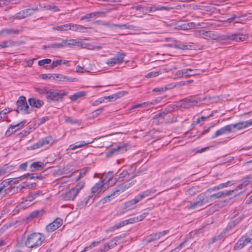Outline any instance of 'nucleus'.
Segmentation results:
<instances>
[{
	"label": "nucleus",
	"mask_w": 252,
	"mask_h": 252,
	"mask_svg": "<svg viewBox=\"0 0 252 252\" xmlns=\"http://www.w3.org/2000/svg\"><path fill=\"white\" fill-rule=\"evenodd\" d=\"M233 192L234 190L220 191L210 196H207L205 193H201L197 196L194 202H190L186 208L189 210L197 209L207 203L214 201L216 199L229 196Z\"/></svg>",
	"instance_id": "1"
},
{
	"label": "nucleus",
	"mask_w": 252,
	"mask_h": 252,
	"mask_svg": "<svg viewBox=\"0 0 252 252\" xmlns=\"http://www.w3.org/2000/svg\"><path fill=\"white\" fill-rule=\"evenodd\" d=\"M37 92L40 94L45 96L48 100L53 101H60L63 97L67 94L64 90H48L46 87L38 88Z\"/></svg>",
	"instance_id": "2"
},
{
	"label": "nucleus",
	"mask_w": 252,
	"mask_h": 252,
	"mask_svg": "<svg viewBox=\"0 0 252 252\" xmlns=\"http://www.w3.org/2000/svg\"><path fill=\"white\" fill-rule=\"evenodd\" d=\"M44 238L40 233H33L30 234L25 242L26 247L33 248L41 245Z\"/></svg>",
	"instance_id": "3"
},
{
	"label": "nucleus",
	"mask_w": 252,
	"mask_h": 252,
	"mask_svg": "<svg viewBox=\"0 0 252 252\" xmlns=\"http://www.w3.org/2000/svg\"><path fill=\"white\" fill-rule=\"evenodd\" d=\"M134 184V183H124L117 186L112 191L110 194L107 195L101 199L102 203H105L110 200V198L115 195H118L120 193L125 191Z\"/></svg>",
	"instance_id": "4"
},
{
	"label": "nucleus",
	"mask_w": 252,
	"mask_h": 252,
	"mask_svg": "<svg viewBox=\"0 0 252 252\" xmlns=\"http://www.w3.org/2000/svg\"><path fill=\"white\" fill-rule=\"evenodd\" d=\"M17 108L16 111L17 113H22L23 114H30L32 111V108H31L27 102L26 98L24 96H20L16 102Z\"/></svg>",
	"instance_id": "5"
},
{
	"label": "nucleus",
	"mask_w": 252,
	"mask_h": 252,
	"mask_svg": "<svg viewBox=\"0 0 252 252\" xmlns=\"http://www.w3.org/2000/svg\"><path fill=\"white\" fill-rule=\"evenodd\" d=\"M57 142V141L53 137L48 136L39 140L37 143L32 145L30 148L31 149H36L45 146H51Z\"/></svg>",
	"instance_id": "6"
},
{
	"label": "nucleus",
	"mask_w": 252,
	"mask_h": 252,
	"mask_svg": "<svg viewBox=\"0 0 252 252\" xmlns=\"http://www.w3.org/2000/svg\"><path fill=\"white\" fill-rule=\"evenodd\" d=\"M38 10V8L37 7L24 9L16 13L15 15L10 18V20L13 21L15 19L20 20L24 19L26 17L31 16L35 11Z\"/></svg>",
	"instance_id": "7"
},
{
	"label": "nucleus",
	"mask_w": 252,
	"mask_h": 252,
	"mask_svg": "<svg viewBox=\"0 0 252 252\" xmlns=\"http://www.w3.org/2000/svg\"><path fill=\"white\" fill-rule=\"evenodd\" d=\"M125 56L126 54L124 52H118L115 56L107 60L106 63L109 66H113L116 64H121L124 62V59Z\"/></svg>",
	"instance_id": "8"
},
{
	"label": "nucleus",
	"mask_w": 252,
	"mask_h": 252,
	"mask_svg": "<svg viewBox=\"0 0 252 252\" xmlns=\"http://www.w3.org/2000/svg\"><path fill=\"white\" fill-rule=\"evenodd\" d=\"M195 35L197 37H203L204 38H209L213 40L218 39L219 36L212 31H205L200 30L195 32Z\"/></svg>",
	"instance_id": "9"
},
{
	"label": "nucleus",
	"mask_w": 252,
	"mask_h": 252,
	"mask_svg": "<svg viewBox=\"0 0 252 252\" xmlns=\"http://www.w3.org/2000/svg\"><path fill=\"white\" fill-rule=\"evenodd\" d=\"M252 125V120H250L247 121L239 122L235 124L229 125L230 128L231 129V132H234L237 130L248 127Z\"/></svg>",
	"instance_id": "10"
},
{
	"label": "nucleus",
	"mask_w": 252,
	"mask_h": 252,
	"mask_svg": "<svg viewBox=\"0 0 252 252\" xmlns=\"http://www.w3.org/2000/svg\"><path fill=\"white\" fill-rule=\"evenodd\" d=\"M104 181H103L102 179H100L98 183H96L92 188L91 193L94 196L95 195L97 196L98 194L103 192L106 189V188L104 187Z\"/></svg>",
	"instance_id": "11"
},
{
	"label": "nucleus",
	"mask_w": 252,
	"mask_h": 252,
	"mask_svg": "<svg viewBox=\"0 0 252 252\" xmlns=\"http://www.w3.org/2000/svg\"><path fill=\"white\" fill-rule=\"evenodd\" d=\"M200 101L199 98L195 97L186 98L181 101V106L185 108H189L195 106Z\"/></svg>",
	"instance_id": "12"
},
{
	"label": "nucleus",
	"mask_w": 252,
	"mask_h": 252,
	"mask_svg": "<svg viewBox=\"0 0 252 252\" xmlns=\"http://www.w3.org/2000/svg\"><path fill=\"white\" fill-rule=\"evenodd\" d=\"M88 40V39H77V46L80 47L81 48H86L89 50H94L95 49H100V46H96L93 45L91 43H88L86 42V40Z\"/></svg>",
	"instance_id": "13"
},
{
	"label": "nucleus",
	"mask_w": 252,
	"mask_h": 252,
	"mask_svg": "<svg viewBox=\"0 0 252 252\" xmlns=\"http://www.w3.org/2000/svg\"><path fill=\"white\" fill-rule=\"evenodd\" d=\"M63 224V220L60 218H57L52 222L46 226V230L48 232H52L59 228Z\"/></svg>",
	"instance_id": "14"
},
{
	"label": "nucleus",
	"mask_w": 252,
	"mask_h": 252,
	"mask_svg": "<svg viewBox=\"0 0 252 252\" xmlns=\"http://www.w3.org/2000/svg\"><path fill=\"white\" fill-rule=\"evenodd\" d=\"M251 241V238L246 236H243L235 245L234 249L235 250L241 249L248 244L250 243Z\"/></svg>",
	"instance_id": "15"
},
{
	"label": "nucleus",
	"mask_w": 252,
	"mask_h": 252,
	"mask_svg": "<svg viewBox=\"0 0 252 252\" xmlns=\"http://www.w3.org/2000/svg\"><path fill=\"white\" fill-rule=\"evenodd\" d=\"M126 151V149L124 146H119L112 148L106 153V157L107 158L111 157L114 155L123 153Z\"/></svg>",
	"instance_id": "16"
},
{
	"label": "nucleus",
	"mask_w": 252,
	"mask_h": 252,
	"mask_svg": "<svg viewBox=\"0 0 252 252\" xmlns=\"http://www.w3.org/2000/svg\"><path fill=\"white\" fill-rule=\"evenodd\" d=\"M118 238L115 237L111 239L108 243L104 245L102 248L98 250L99 252H106L109 249L114 248L117 245Z\"/></svg>",
	"instance_id": "17"
},
{
	"label": "nucleus",
	"mask_w": 252,
	"mask_h": 252,
	"mask_svg": "<svg viewBox=\"0 0 252 252\" xmlns=\"http://www.w3.org/2000/svg\"><path fill=\"white\" fill-rule=\"evenodd\" d=\"M20 31L12 28H4L0 31V37H5L7 35H17Z\"/></svg>",
	"instance_id": "18"
},
{
	"label": "nucleus",
	"mask_w": 252,
	"mask_h": 252,
	"mask_svg": "<svg viewBox=\"0 0 252 252\" xmlns=\"http://www.w3.org/2000/svg\"><path fill=\"white\" fill-rule=\"evenodd\" d=\"M77 193L72 189H70L61 195V198L65 201L73 200L77 195Z\"/></svg>",
	"instance_id": "19"
},
{
	"label": "nucleus",
	"mask_w": 252,
	"mask_h": 252,
	"mask_svg": "<svg viewBox=\"0 0 252 252\" xmlns=\"http://www.w3.org/2000/svg\"><path fill=\"white\" fill-rule=\"evenodd\" d=\"M139 199L136 196L134 198L126 202L124 204V209L126 210H131L135 208L136 203L139 202Z\"/></svg>",
	"instance_id": "20"
},
{
	"label": "nucleus",
	"mask_w": 252,
	"mask_h": 252,
	"mask_svg": "<svg viewBox=\"0 0 252 252\" xmlns=\"http://www.w3.org/2000/svg\"><path fill=\"white\" fill-rule=\"evenodd\" d=\"M94 140V139H93L91 141L86 142L84 141H80L75 143L74 144H71L69 146L67 150H74L76 149L80 148L88 145L89 144L92 143Z\"/></svg>",
	"instance_id": "21"
},
{
	"label": "nucleus",
	"mask_w": 252,
	"mask_h": 252,
	"mask_svg": "<svg viewBox=\"0 0 252 252\" xmlns=\"http://www.w3.org/2000/svg\"><path fill=\"white\" fill-rule=\"evenodd\" d=\"M231 130L229 125L225 126L217 130L214 134L212 136V138H215L223 134L231 133Z\"/></svg>",
	"instance_id": "22"
},
{
	"label": "nucleus",
	"mask_w": 252,
	"mask_h": 252,
	"mask_svg": "<svg viewBox=\"0 0 252 252\" xmlns=\"http://www.w3.org/2000/svg\"><path fill=\"white\" fill-rule=\"evenodd\" d=\"M189 71H192L190 69H184L177 71L175 74V77L176 78H180L182 77H189L192 76L194 74V72L192 74H189Z\"/></svg>",
	"instance_id": "23"
},
{
	"label": "nucleus",
	"mask_w": 252,
	"mask_h": 252,
	"mask_svg": "<svg viewBox=\"0 0 252 252\" xmlns=\"http://www.w3.org/2000/svg\"><path fill=\"white\" fill-rule=\"evenodd\" d=\"M156 191L157 190L155 189H150L140 193L137 195H136V196L140 201L144 198L148 197L152 194L156 192Z\"/></svg>",
	"instance_id": "24"
},
{
	"label": "nucleus",
	"mask_w": 252,
	"mask_h": 252,
	"mask_svg": "<svg viewBox=\"0 0 252 252\" xmlns=\"http://www.w3.org/2000/svg\"><path fill=\"white\" fill-rule=\"evenodd\" d=\"M127 93L126 92L122 91L117 93L115 94H113L110 96H106V100L108 101H114L117 99L120 98L121 97L123 96Z\"/></svg>",
	"instance_id": "25"
},
{
	"label": "nucleus",
	"mask_w": 252,
	"mask_h": 252,
	"mask_svg": "<svg viewBox=\"0 0 252 252\" xmlns=\"http://www.w3.org/2000/svg\"><path fill=\"white\" fill-rule=\"evenodd\" d=\"M29 104L32 107L39 108L43 104V102L42 100H39L35 98H30L28 100Z\"/></svg>",
	"instance_id": "26"
},
{
	"label": "nucleus",
	"mask_w": 252,
	"mask_h": 252,
	"mask_svg": "<svg viewBox=\"0 0 252 252\" xmlns=\"http://www.w3.org/2000/svg\"><path fill=\"white\" fill-rule=\"evenodd\" d=\"M227 38L236 41H242L244 40L245 37L243 34L240 33L230 34L227 35Z\"/></svg>",
	"instance_id": "27"
},
{
	"label": "nucleus",
	"mask_w": 252,
	"mask_h": 252,
	"mask_svg": "<svg viewBox=\"0 0 252 252\" xmlns=\"http://www.w3.org/2000/svg\"><path fill=\"white\" fill-rule=\"evenodd\" d=\"M86 94L85 91L78 92L69 96V98L71 101H75L78 99L83 97Z\"/></svg>",
	"instance_id": "28"
},
{
	"label": "nucleus",
	"mask_w": 252,
	"mask_h": 252,
	"mask_svg": "<svg viewBox=\"0 0 252 252\" xmlns=\"http://www.w3.org/2000/svg\"><path fill=\"white\" fill-rule=\"evenodd\" d=\"M242 219V218H239L235 220L231 221L230 222L225 228L224 230V233L228 232L230 230H231L237 224H238L241 220Z\"/></svg>",
	"instance_id": "29"
},
{
	"label": "nucleus",
	"mask_w": 252,
	"mask_h": 252,
	"mask_svg": "<svg viewBox=\"0 0 252 252\" xmlns=\"http://www.w3.org/2000/svg\"><path fill=\"white\" fill-rule=\"evenodd\" d=\"M44 164L43 163L38 162H33L30 165V168L31 169V171H32L35 170H41L44 168Z\"/></svg>",
	"instance_id": "30"
},
{
	"label": "nucleus",
	"mask_w": 252,
	"mask_h": 252,
	"mask_svg": "<svg viewBox=\"0 0 252 252\" xmlns=\"http://www.w3.org/2000/svg\"><path fill=\"white\" fill-rule=\"evenodd\" d=\"M69 26V24H65L63 25L53 27L52 30L60 32H65L70 30V28Z\"/></svg>",
	"instance_id": "31"
},
{
	"label": "nucleus",
	"mask_w": 252,
	"mask_h": 252,
	"mask_svg": "<svg viewBox=\"0 0 252 252\" xmlns=\"http://www.w3.org/2000/svg\"><path fill=\"white\" fill-rule=\"evenodd\" d=\"M15 45V43L12 40H7L4 41L0 44V48H4L13 47Z\"/></svg>",
	"instance_id": "32"
},
{
	"label": "nucleus",
	"mask_w": 252,
	"mask_h": 252,
	"mask_svg": "<svg viewBox=\"0 0 252 252\" xmlns=\"http://www.w3.org/2000/svg\"><path fill=\"white\" fill-rule=\"evenodd\" d=\"M124 225V223L123 221H121L119 223L115 224L113 226L109 227L106 231V232H110L115 231L116 229H119L122 227H123Z\"/></svg>",
	"instance_id": "33"
},
{
	"label": "nucleus",
	"mask_w": 252,
	"mask_h": 252,
	"mask_svg": "<svg viewBox=\"0 0 252 252\" xmlns=\"http://www.w3.org/2000/svg\"><path fill=\"white\" fill-rule=\"evenodd\" d=\"M101 14H102V12H94L89 13L82 17L80 19V20L82 21L86 19H90L94 17H98Z\"/></svg>",
	"instance_id": "34"
},
{
	"label": "nucleus",
	"mask_w": 252,
	"mask_h": 252,
	"mask_svg": "<svg viewBox=\"0 0 252 252\" xmlns=\"http://www.w3.org/2000/svg\"><path fill=\"white\" fill-rule=\"evenodd\" d=\"M113 172L109 171L105 175H104V179L102 180L104 181V184L109 183L113 179Z\"/></svg>",
	"instance_id": "35"
},
{
	"label": "nucleus",
	"mask_w": 252,
	"mask_h": 252,
	"mask_svg": "<svg viewBox=\"0 0 252 252\" xmlns=\"http://www.w3.org/2000/svg\"><path fill=\"white\" fill-rule=\"evenodd\" d=\"M44 213L43 209L35 210L30 214V217L32 218H37L41 216Z\"/></svg>",
	"instance_id": "36"
},
{
	"label": "nucleus",
	"mask_w": 252,
	"mask_h": 252,
	"mask_svg": "<svg viewBox=\"0 0 252 252\" xmlns=\"http://www.w3.org/2000/svg\"><path fill=\"white\" fill-rule=\"evenodd\" d=\"M96 197V195H95L94 196L90 193L89 195H88L87 197H86L84 199V201L85 202L87 205L88 204H90L92 203L94 199V198Z\"/></svg>",
	"instance_id": "37"
},
{
	"label": "nucleus",
	"mask_w": 252,
	"mask_h": 252,
	"mask_svg": "<svg viewBox=\"0 0 252 252\" xmlns=\"http://www.w3.org/2000/svg\"><path fill=\"white\" fill-rule=\"evenodd\" d=\"M85 185L84 182H80L78 183H77L75 186L72 189L77 193L80 192V191L81 190V189L84 187Z\"/></svg>",
	"instance_id": "38"
},
{
	"label": "nucleus",
	"mask_w": 252,
	"mask_h": 252,
	"mask_svg": "<svg viewBox=\"0 0 252 252\" xmlns=\"http://www.w3.org/2000/svg\"><path fill=\"white\" fill-rule=\"evenodd\" d=\"M112 26L126 29H134L135 28L133 25H127V24H112Z\"/></svg>",
	"instance_id": "39"
},
{
	"label": "nucleus",
	"mask_w": 252,
	"mask_h": 252,
	"mask_svg": "<svg viewBox=\"0 0 252 252\" xmlns=\"http://www.w3.org/2000/svg\"><path fill=\"white\" fill-rule=\"evenodd\" d=\"M129 173H128L127 171L124 170L119 175V180L120 181H123L125 179H127L129 177Z\"/></svg>",
	"instance_id": "40"
},
{
	"label": "nucleus",
	"mask_w": 252,
	"mask_h": 252,
	"mask_svg": "<svg viewBox=\"0 0 252 252\" xmlns=\"http://www.w3.org/2000/svg\"><path fill=\"white\" fill-rule=\"evenodd\" d=\"M63 74H53L50 75L49 79H53L58 81H62Z\"/></svg>",
	"instance_id": "41"
},
{
	"label": "nucleus",
	"mask_w": 252,
	"mask_h": 252,
	"mask_svg": "<svg viewBox=\"0 0 252 252\" xmlns=\"http://www.w3.org/2000/svg\"><path fill=\"white\" fill-rule=\"evenodd\" d=\"M77 81V78H72L63 75L62 81L63 82H73Z\"/></svg>",
	"instance_id": "42"
},
{
	"label": "nucleus",
	"mask_w": 252,
	"mask_h": 252,
	"mask_svg": "<svg viewBox=\"0 0 252 252\" xmlns=\"http://www.w3.org/2000/svg\"><path fill=\"white\" fill-rule=\"evenodd\" d=\"M213 25V24L210 22H199L196 24V26L200 27L202 28H205L209 27H211Z\"/></svg>",
	"instance_id": "43"
},
{
	"label": "nucleus",
	"mask_w": 252,
	"mask_h": 252,
	"mask_svg": "<svg viewBox=\"0 0 252 252\" xmlns=\"http://www.w3.org/2000/svg\"><path fill=\"white\" fill-rule=\"evenodd\" d=\"M64 121L67 123H70V124H77L78 125H80V122L76 119H72L70 117H65L64 118Z\"/></svg>",
	"instance_id": "44"
},
{
	"label": "nucleus",
	"mask_w": 252,
	"mask_h": 252,
	"mask_svg": "<svg viewBox=\"0 0 252 252\" xmlns=\"http://www.w3.org/2000/svg\"><path fill=\"white\" fill-rule=\"evenodd\" d=\"M174 8L173 7L171 6H161L160 5H158L157 6V7H155L154 9V11H157V10H166V11H169L171 9H173Z\"/></svg>",
	"instance_id": "45"
},
{
	"label": "nucleus",
	"mask_w": 252,
	"mask_h": 252,
	"mask_svg": "<svg viewBox=\"0 0 252 252\" xmlns=\"http://www.w3.org/2000/svg\"><path fill=\"white\" fill-rule=\"evenodd\" d=\"M34 199H35L34 198V197L32 196V193H30L26 197L25 200L21 203V205L23 207H25L26 206V205H24V204L26 202H28V201L32 202Z\"/></svg>",
	"instance_id": "46"
},
{
	"label": "nucleus",
	"mask_w": 252,
	"mask_h": 252,
	"mask_svg": "<svg viewBox=\"0 0 252 252\" xmlns=\"http://www.w3.org/2000/svg\"><path fill=\"white\" fill-rule=\"evenodd\" d=\"M149 103L148 102H144L142 103H138L136 105H134L132 106H131L130 108H129V110H132L134 109H136L140 107H147L148 106Z\"/></svg>",
	"instance_id": "47"
},
{
	"label": "nucleus",
	"mask_w": 252,
	"mask_h": 252,
	"mask_svg": "<svg viewBox=\"0 0 252 252\" xmlns=\"http://www.w3.org/2000/svg\"><path fill=\"white\" fill-rule=\"evenodd\" d=\"M197 191V188L196 187H193L187 190V193L189 195H194Z\"/></svg>",
	"instance_id": "48"
},
{
	"label": "nucleus",
	"mask_w": 252,
	"mask_h": 252,
	"mask_svg": "<svg viewBox=\"0 0 252 252\" xmlns=\"http://www.w3.org/2000/svg\"><path fill=\"white\" fill-rule=\"evenodd\" d=\"M17 130H15L13 127V126H12V125H11L9 128L7 129V130H6L5 133V135L6 136H10L12 134H13L14 132H15V131H16Z\"/></svg>",
	"instance_id": "49"
},
{
	"label": "nucleus",
	"mask_w": 252,
	"mask_h": 252,
	"mask_svg": "<svg viewBox=\"0 0 252 252\" xmlns=\"http://www.w3.org/2000/svg\"><path fill=\"white\" fill-rule=\"evenodd\" d=\"M148 215V213L145 212L138 216L134 217L135 222L143 220Z\"/></svg>",
	"instance_id": "50"
},
{
	"label": "nucleus",
	"mask_w": 252,
	"mask_h": 252,
	"mask_svg": "<svg viewBox=\"0 0 252 252\" xmlns=\"http://www.w3.org/2000/svg\"><path fill=\"white\" fill-rule=\"evenodd\" d=\"M148 215V213L145 212L138 216L134 217L135 222L143 220Z\"/></svg>",
	"instance_id": "51"
},
{
	"label": "nucleus",
	"mask_w": 252,
	"mask_h": 252,
	"mask_svg": "<svg viewBox=\"0 0 252 252\" xmlns=\"http://www.w3.org/2000/svg\"><path fill=\"white\" fill-rule=\"evenodd\" d=\"M20 189H35L36 185L35 183L27 184L25 186H20Z\"/></svg>",
	"instance_id": "52"
},
{
	"label": "nucleus",
	"mask_w": 252,
	"mask_h": 252,
	"mask_svg": "<svg viewBox=\"0 0 252 252\" xmlns=\"http://www.w3.org/2000/svg\"><path fill=\"white\" fill-rule=\"evenodd\" d=\"M51 63V60L50 59H45L38 61V64L39 66L44 65L45 64H49Z\"/></svg>",
	"instance_id": "53"
},
{
	"label": "nucleus",
	"mask_w": 252,
	"mask_h": 252,
	"mask_svg": "<svg viewBox=\"0 0 252 252\" xmlns=\"http://www.w3.org/2000/svg\"><path fill=\"white\" fill-rule=\"evenodd\" d=\"M159 73L160 72L159 71H153L148 73L147 75H145V77L147 78H153L158 76Z\"/></svg>",
	"instance_id": "54"
},
{
	"label": "nucleus",
	"mask_w": 252,
	"mask_h": 252,
	"mask_svg": "<svg viewBox=\"0 0 252 252\" xmlns=\"http://www.w3.org/2000/svg\"><path fill=\"white\" fill-rule=\"evenodd\" d=\"M226 233H224V231L220 234L217 237H214L213 238L212 241L213 242H215L218 240H221L223 238V235H225Z\"/></svg>",
	"instance_id": "55"
},
{
	"label": "nucleus",
	"mask_w": 252,
	"mask_h": 252,
	"mask_svg": "<svg viewBox=\"0 0 252 252\" xmlns=\"http://www.w3.org/2000/svg\"><path fill=\"white\" fill-rule=\"evenodd\" d=\"M48 47H51L53 48H63L62 42L60 43H52L51 44L48 45Z\"/></svg>",
	"instance_id": "56"
},
{
	"label": "nucleus",
	"mask_w": 252,
	"mask_h": 252,
	"mask_svg": "<svg viewBox=\"0 0 252 252\" xmlns=\"http://www.w3.org/2000/svg\"><path fill=\"white\" fill-rule=\"evenodd\" d=\"M30 175L29 174H25L24 175H22L21 176H20L18 178H13V179H11V181H13V182L14 183H18L19 181L24 179L25 177H27V176H29Z\"/></svg>",
	"instance_id": "57"
},
{
	"label": "nucleus",
	"mask_w": 252,
	"mask_h": 252,
	"mask_svg": "<svg viewBox=\"0 0 252 252\" xmlns=\"http://www.w3.org/2000/svg\"><path fill=\"white\" fill-rule=\"evenodd\" d=\"M26 123V121H23L16 125H12V126H13V127L16 130H17L18 129H19V128H20L21 127H22V126H23L25 124V123Z\"/></svg>",
	"instance_id": "58"
},
{
	"label": "nucleus",
	"mask_w": 252,
	"mask_h": 252,
	"mask_svg": "<svg viewBox=\"0 0 252 252\" xmlns=\"http://www.w3.org/2000/svg\"><path fill=\"white\" fill-rule=\"evenodd\" d=\"M77 206V208L79 209L85 208L87 206V205H86V204L85 203L83 200L78 202Z\"/></svg>",
	"instance_id": "59"
},
{
	"label": "nucleus",
	"mask_w": 252,
	"mask_h": 252,
	"mask_svg": "<svg viewBox=\"0 0 252 252\" xmlns=\"http://www.w3.org/2000/svg\"><path fill=\"white\" fill-rule=\"evenodd\" d=\"M158 240V237L156 233H155L151 236V237L147 240V242L148 243H151Z\"/></svg>",
	"instance_id": "60"
},
{
	"label": "nucleus",
	"mask_w": 252,
	"mask_h": 252,
	"mask_svg": "<svg viewBox=\"0 0 252 252\" xmlns=\"http://www.w3.org/2000/svg\"><path fill=\"white\" fill-rule=\"evenodd\" d=\"M169 230H164L161 232H159L156 233V234L157 235V236L158 237V238L159 239L161 237H162L164 236V235H166L167 234H168L169 233Z\"/></svg>",
	"instance_id": "61"
},
{
	"label": "nucleus",
	"mask_w": 252,
	"mask_h": 252,
	"mask_svg": "<svg viewBox=\"0 0 252 252\" xmlns=\"http://www.w3.org/2000/svg\"><path fill=\"white\" fill-rule=\"evenodd\" d=\"M235 184L234 181H228L226 183H221L220 184L221 188L223 189L224 188L230 187L231 185H233Z\"/></svg>",
	"instance_id": "62"
},
{
	"label": "nucleus",
	"mask_w": 252,
	"mask_h": 252,
	"mask_svg": "<svg viewBox=\"0 0 252 252\" xmlns=\"http://www.w3.org/2000/svg\"><path fill=\"white\" fill-rule=\"evenodd\" d=\"M123 222L124 223V225L135 223V221L134 217L130 218L129 219H128V220H123Z\"/></svg>",
	"instance_id": "63"
},
{
	"label": "nucleus",
	"mask_w": 252,
	"mask_h": 252,
	"mask_svg": "<svg viewBox=\"0 0 252 252\" xmlns=\"http://www.w3.org/2000/svg\"><path fill=\"white\" fill-rule=\"evenodd\" d=\"M69 27L70 28V30H72L73 31L77 32L78 30V26L79 25L69 23Z\"/></svg>",
	"instance_id": "64"
}]
</instances>
